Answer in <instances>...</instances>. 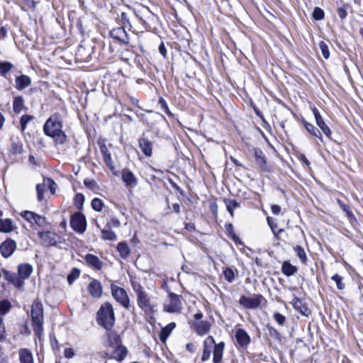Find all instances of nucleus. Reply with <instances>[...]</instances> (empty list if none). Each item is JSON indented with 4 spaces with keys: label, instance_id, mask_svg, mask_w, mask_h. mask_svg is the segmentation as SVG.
<instances>
[{
    "label": "nucleus",
    "instance_id": "nucleus-1",
    "mask_svg": "<svg viewBox=\"0 0 363 363\" xmlns=\"http://www.w3.org/2000/svg\"><path fill=\"white\" fill-rule=\"evenodd\" d=\"M62 116L60 113H55L47 120L43 130L45 133L52 138L56 143L63 144L66 141L67 136L62 130Z\"/></svg>",
    "mask_w": 363,
    "mask_h": 363
},
{
    "label": "nucleus",
    "instance_id": "nucleus-2",
    "mask_svg": "<svg viewBox=\"0 0 363 363\" xmlns=\"http://www.w3.org/2000/svg\"><path fill=\"white\" fill-rule=\"evenodd\" d=\"M213 347V363H220L222 362L225 343L223 342H220L216 344L213 337L211 335L208 336L203 341V350L201 358L202 362H206L210 359L211 355V349Z\"/></svg>",
    "mask_w": 363,
    "mask_h": 363
},
{
    "label": "nucleus",
    "instance_id": "nucleus-3",
    "mask_svg": "<svg viewBox=\"0 0 363 363\" xmlns=\"http://www.w3.org/2000/svg\"><path fill=\"white\" fill-rule=\"evenodd\" d=\"M113 306L109 303L102 304L97 313V322L106 330H111L115 323Z\"/></svg>",
    "mask_w": 363,
    "mask_h": 363
},
{
    "label": "nucleus",
    "instance_id": "nucleus-4",
    "mask_svg": "<svg viewBox=\"0 0 363 363\" xmlns=\"http://www.w3.org/2000/svg\"><path fill=\"white\" fill-rule=\"evenodd\" d=\"M31 318L33 331L40 339L43 332V308L41 303L35 301L32 305Z\"/></svg>",
    "mask_w": 363,
    "mask_h": 363
},
{
    "label": "nucleus",
    "instance_id": "nucleus-5",
    "mask_svg": "<svg viewBox=\"0 0 363 363\" xmlns=\"http://www.w3.org/2000/svg\"><path fill=\"white\" fill-rule=\"evenodd\" d=\"M133 288L137 296L138 306L147 313H153L155 306L151 304L150 297L143 287L138 283H134Z\"/></svg>",
    "mask_w": 363,
    "mask_h": 363
},
{
    "label": "nucleus",
    "instance_id": "nucleus-6",
    "mask_svg": "<svg viewBox=\"0 0 363 363\" xmlns=\"http://www.w3.org/2000/svg\"><path fill=\"white\" fill-rule=\"evenodd\" d=\"M108 339L113 350L111 354L112 357L118 361H122L124 359L127 354V350L124 346L120 344L121 340L119 336L114 333H110L108 335Z\"/></svg>",
    "mask_w": 363,
    "mask_h": 363
},
{
    "label": "nucleus",
    "instance_id": "nucleus-7",
    "mask_svg": "<svg viewBox=\"0 0 363 363\" xmlns=\"http://www.w3.org/2000/svg\"><path fill=\"white\" fill-rule=\"evenodd\" d=\"M182 296L174 293H169L168 299L164 303L163 310L167 313H179L182 310Z\"/></svg>",
    "mask_w": 363,
    "mask_h": 363
},
{
    "label": "nucleus",
    "instance_id": "nucleus-8",
    "mask_svg": "<svg viewBox=\"0 0 363 363\" xmlns=\"http://www.w3.org/2000/svg\"><path fill=\"white\" fill-rule=\"evenodd\" d=\"M72 228L79 233H83L86 228V220L85 216L81 213H74L70 220Z\"/></svg>",
    "mask_w": 363,
    "mask_h": 363
},
{
    "label": "nucleus",
    "instance_id": "nucleus-9",
    "mask_svg": "<svg viewBox=\"0 0 363 363\" xmlns=\"http://www.w3.org/2000/svg\"><path fill=\"white\" fill-rule=\"evenodd\" d=\"M38 236L40 244L45 247L55 245L60 239V236L57 233L51 231H40L38 233Z\"/></svg>",
    "mask_w": 363,
    "mask_h": 363
},
{
    "label": "nucleus",
    "instance_id": "nucleus-10",
    "mask_svg": "<svg viewBox=\"0 0 363 363\" xmlns=\"http://www.w3.org/2000/svg\"><path fill=\"white\" fill-rule=\"evenodd\" d=\"M21 216L28 221L31 226L34 224L38 226H43L45 224V218L33 211H23L20 213Z\"/></svg>",
    "mask_w": 363,
    "mask_h": 363
},
{
    "label": "nucleus",
    "instance_id": "nucleus-11",
    "mask_svg": "<svg viewBox=\"0 0 363 363\" xmlns=\"http://www.w3.org/2000/svg\"><path fill=\"white\" fill-rule=\"evenodd\" d=\"M111 292L113 298L119 302L123 306L128 308L129 298L126 291L117 286H111Z\"/></svg>",
    "mask_w": 363,
    "mask_h": 363
},
{
    "label": "nucleus",
    "instance_id": "nucleus-12",
    "mask_svg": "<svg viewBox=\"0 0 363 363\" xmlns=\"http://www.w3.org/2000/svg\"><path fill=\"white\" fill-rule=\"evenodd\" d=\"M262 298V296L261 295H256L253 297L242 296L239 303L245 308L255 309L260 305Z\"/></svg>",
    "mask_w": 363,
    "mask_h": 363
},
{
    "label": "nucleus",
    "instance_id": "nucleus-13",
    "mask_svg": "<svg viewBox=\"0 0 363 363\" xmlns=\"http://www.w3.org/2000/svg\"><path fill=\"white\" fill-rule=\"evenodd\" d=\"M16 248V243L13 240H6L0 245V252L5 258L11 257Z\"/></svg>",
    "mask_w": 363,
    "mask_h": 363
},
{
    "label": "nucleus",
    "instance_id": "nucleus-14",
    "mask_svg": "<svg viewBox=\"0 0 363 363\" xmlns=\"http://www.w3.org/2000/svg\"><path fill=\"white\" fill-rule=\"evenodd\" d=\"M111 36L121 44L128 45L129 43L126 31L123 27L113 28L110 32Z\"/></svg>",
    "mask_w": 363,
    "mask_h": 363
},
{
    "label": "nucleus",
    "instance_id": "nucleus-15",
    "mask_svg": "<svg viewBox=\"0 0 363 363\" xmlns=\"http://www.w3.org/2000/svg\"><path fill=\"white\" fill-rule=\"evenodd\" d=\"M313 113L314 115L315 122L317 125L320 128V129L323 131V133L328 137H331V130L330 128L325 123L322 116H320L318 110L314 107L313 109Z\"/></svg>",
    "mask_w": 363,
    "mask_h": 363
},
{
    "label": "nucleus",
    "instance_id": "nucleus-16",
    "mask_svg": "<svg viewBox=\"0 0 363 363\" xmlns=\"http://www.w3.org/2000/svg\"><path fill=\"white\" fill-rule=\"evenodd\" d=\"M121 176L123 182L127 186L134 188L138 185V179L131 171L124 169Z\"/></svg>",
    "mask_w": 363,
    "mask_h": 363
},
{
    "label": "nucleus",
    "instance_id": "nucleus-17",
    "mask_svg": "<svg viewBox=\"0 0 363 363\" xmlns=\"http://www.w3.org/2000/svg\"><path fill=\"white\" fill-rule=\"evenodd\" d=\"M211 324L207 320L196 321L194 323V328L196 333L203 336L207 334L211 330Z\"/></svg>",
    "mask_w": 363,
    "mask_h": 363
},
{
    "label": "nucleus",
    "instance_id": "nucleus-18",
    "mask_svg": "<svg viewBox=\"0 0 363 363\" xmlns=\"http://www.w3.org/2000/svg\"><path fill=\"white\" fill-rule=\"evenodd\" d=\"M235 338L238 344L240 347H247L250 342V337L249 335L245 330L242 328H239L236 330Z\"/></svg>",
    "mask_w": 363,
    "mask_h": 363
},
{
    "label": "nucleus",
    "instance_id": "nucleus-19",
    "mask_svg": "<svg viewBox=\"0 0 363 363\" xmlns=\"http://www.w3.org/2000/svg\"><path fill=\"white\" fill-rule=\"evenodd\" d=\"M88 291L94 298H99L102 294L101 283L96 279L92 280L88 286Z\"/></svg>",
    "mask_w": 363,
    "mask_h": 363
},
{
    "label": "nucleus",
    "instance_id": "nucleus-20",
    "mask_svg": "<svg viewBox=\"0 0 363 363\" xmlns=\"http://www.w3.org/2000/svg\"><path fill=\"white\" fill-rule=\"evenodd\" d=\"M21 363H34L33 354L28 349L22 348L18 350Z\"/></svg>",
    "mask_w": 363,
    "mask_h": 363
},
{
    "label": "nucleus",
    "instance_id": "nucleus-21",
    "mask_svg": "<svg viewBox=\"0 0 363 363\" xmlns=\"http://www.w3.org/2000/svg\"><path fill=\"white\" fill-rule=\"evenodd\" d=\"M33 272V267L29 264H21L18 267V273L21 279H28Z\"/></svg>",
    "mask_w": 363,
    "mask_h": 363
},
{
    "label": "nucleus",
    "instance_id": "nucleus-22",
    "mask_svg": "<svg viewBox=\"0 0 363 363\" xmlns=\"http://www.w3.org/2000/svg\"><path fill=\"white\" fill-rule=\"evenodd\" d=\"M16 228L13 221L10 218L0 219V232L9 233Z\"/></svg>",
    "mask_w": 363,
    "mask_h": 363
},
{
    "label": "nucleus",
    "instance_id": "nucleus-23",
    "mask_svg": "<svg viewBox=\"0 0 363 363\" xmlns=\"http://www.w3.org/2000/svg\"><path fill=\"white\" fill-rule=\"evenodd\" d=\"M31 83L30 78L27 75H21L16 79V88L18 90H22L28 86Z\"/></svg>",
    "mask_w": 363,
    "mask_h": 363
},
{
    "label": "nucleus",
    "instance_id": "nucleus-24",
    "mask_svg": "<svg viewBox=\"0 0 363 363\" xmlns=\"http://www.w3.org/2000/svg\"><path fill=\"white\" fill-rule=\"evenodd\" d=\"M139 145L144 153L147 157H150L152 154V144L145 138H141L139 140Z\"/></svg>",
    "mask_w": 363,
    "mask_h": 363
},
{
    "label": "nucleus",
    "instance_id": "nucleus-25",
    "mask_svg": "<svg viewBox=\"0 0 363 363\" xmlns=\"http://www.w3.org/2000/svg\"><path fill=\"white\" fill-rule=\"evenodd\" d=\"M85 260L89 265L93 267L96 269L99 270L102 268V266H103L102 262L100 261V259H99L98 257H96L94 255H91V254L86 255L85 256Z\"/></svg>",
    "mask_w": 363,
    "mask_h": 363
},
{
    "label": "nucleus",
    "instance_id": "nucleus-26",
    "mask_svg": "<svg viewBox=\"0 0 363 363\" xmlns=\"http://www.w3.org/2000/svg\"><path fill=\"white\" fill-rule=\"evenodd\" d=\"M291 304L293 305L295 310H296L301 314L305 315H307L308 314L309 310L308 307L305 304H303L299 298L294 297L291 301Z\"/></svg>",
    "mask_w": 363,
    "mask_h": 363
},
{
    "label": "nucleus",
    "instance_id": "nucleus-27",
    "mask_svg": "<svg viewBox=\"0 0 363 363\" xmlns=\"http://www.w3.org/2000/svg\"><path fill=\"white\" fill-rule=\"evenodd\" d=\"M176 327V324L174 323H170L168 325H167L165 327L162 328L160 335V339L162 342H165L167 337L169 336L172 331Z\"/></svg>",
    "mask_w": 363,
    "mask_h": 363
},
{
    "label": "nucleus",
    "instance_id": "nucleus-28",
    "mask_svg": "<svg viewBox=\"0 0 363 363\" xmlns=\"http://www.w3.org/2000/svg\"><path fill=\"white\" fill-rule=\"evenodd\" d=\"M297 271H298L297 267L296 266L292 265L289 262L285 261L283 262L282 267H281V272L286 276H287V277L292 276Z\"/></svg>",
    "mask_w": 363,
    "mask_h": 363
},
{
    "label": "nucleus",
    "instance_id": "nucleus-29",
    "mask_svg": "<svg viewBox=\"0 0 363 363\" xmlns=\"http://www.w3.org/2000/svg\"><path fill=\"white\" fill-rule=\"evenodd\" d=\"M24 107V100L22 96H16L13 99V109L16 113H20Z\"/></svg>",
    "mask_w": 363,
    "mask_h": 363
},
{
    "label": "nucleus",
    "instance_id": "nucleus-30",
    "mask_svg": "<svg viewBox=\"0 0 363 363\" xmlns=\"http://www.w3.org/2000/svg\"><path fill=\"white\" fill-rule=\"evenodd\" d=\"M117 250L123 259L127 258L130 252V247L125 242H119L117 246Z\"/></svg>",
    "mask_w": 363,
    "mask_h": 363
},
{
    "label": "nucleus",
    "instance_id": "nucleus-31",
    "mask_svg": "<svg viewBox=\"0 0 363 363\" xmlns=\"http://www.w3.org/2000/svg\"><path fill=\"white\" fill-rule=\"evenodd\" d=\"M303 124H304L306 129L308 131V133H310L312 135L322 140L321 133L320 132L319 130L315 128L313 125L308 123L306 121H303Z\"/></svg>",
    "mask_w": 363,
    "mask_h": 363
},
{
    "label": "nucleus",
    "instance_id": "nucleus-32",
    "mask_svg": "<svg viewBox=\"0 0 363 363\" xmlns=\"http://www.w3.org/2000/svg\"><path fill=\"white\" fill-rule=\"evenodd\" d=\"M294 250L297 257L300 259L301 262L306 264L308 260V257L304 249L300 245H296L294 247Z\"/></svg>",
    "mask_w": 363,
    "mask_h": 363
},
{
    "label": "nucleus",
    "instance_id": "nucleus-33",
    "mask_svg": "<svg viewBox=\"0 0 363 363\" xmlns=\"http://www.w3.org/2000/svg\"><path fill=\"white\" fill-rule=\"evenodd\" d=\"M224 202L226 206L228 211L230 213V216L233 217L234 209H235L240 206L239 203L235 199H225Z\"/></svg>",
    "mask_w": 363,
    "mask_h": 363
},
{
    "label": "nucleus",
    "instance_id": "nucleus-34",
    "mask_svg": "<svg viewBox=\"0 0 363 363\" xmlns=\"http://www.w3.org/2000/svg\"><path fill=\"white\" fill-rule=\"evenodd\" d=\"M101 238L105 240H116L117 239V235L110 229L101 230Z\"/></svg>",
    "mask_w": 363,
    "mask_h": 363
},
{
    "label": "nucleus",
    "instance_id": "nucleus-35",
    "mask_svg": "<svg viewBox=\"0 0 363 363\" xmlns=\"http://www.w3.org/2000/svg\"><path fill=\"white\" fill-rule=\"evenodd\" d=\"M3 272L6 280L12 282L18 287H20L22 285L21 281H20L16 277H15L14 274H11V272L6 269H3Z\"/></svg>",
    "mask_w": 363,
    "mask_h": 363
},
{
    "label": "nucleus",
    "instance_id": "nucleus-36",
    "mask_svg": "<svg viewBox=\"0 0 363 363\" xmlns=\"http://www.w3.org/2000/svg\"><path fill=\"white\" fill-rule=\"evenodd\" d=\"M254 151H255V157L257 162L261 167L264 166L266 163V160H265V157L264 156L263 152L260 149H258V148H255Z\"/></svg>",
    "mask_w": 363,
    "mask_h": 363
},
{
    "label": "nucleus",
    "instance_id": "nucleus-37",
    "mask_svg": "<svg viewBox=\"0 0 363 363\" xmlns=\"http://www.w3.org/2000/svg\"><path fill=\"white\" fill-rule=\"evenodd\" d=\"M103 157H104V161L106 163V164L107 165V167L110 169V170L114 174H116V168H115V167L113 165V161H112L111 152H109L104 155Z\"/></svg>",
    "mask_w": 363,
    "mask_h": 363
},
{
    "label": "nucleus",
    "instance_id": "nucleus-38",
    "mask_svg": "<svg viewBox=\"0 0 363 363\" xmlns=\"http://www.w3.org/2000/svg\"><path fill=\"white\" fill-rule=\"evenodd\" d=\"M11 304L8 300H2L0 301V314L6 315L11 309Z\"/></svg>",
    "mask_w": 363,
    "mask_h": 363
},
{
    "label": "nucleus",
    "instance_id": "nucleus-39",
    "mask_svg": "<svg viewBox=\"0 0 363 363\" xmlns=\"http://www.w3.org/2000/svg\"><path fill=\"white\" fill-rule=\"evenodd\" d=\"M13 68V65L10 62H1L0 63V75H5L11 71Z\"/></svg>",
    "mask_w": 363,
    "mask_h": 363
},
{
    "label": "nucleus",
    "instance_id": "nucleus-40",
    "mask_svg": "<svg viewBox=\"0 0 363 363\" xmlns=\"http://www.w3.org/2000/svg\"><path fill=\"white\" fill-rule=\"evenodd\" d=\"M104 206V202L101 199L95 198L91 201V207L96 211H101Z\"/></svg>",
    "mask_w": 363,
    "mask_h": 363
},
{
    "label": "nucleus",
    "instance_id": "nucleus-41",
    "mask_svg": "<svg viewBox=\"0 0 363 363\" xmlns=\"http://www.w3.org/2000/svg\"><path fill=\"white\" fill-rule=\"evenodd\" d=\"M23 145L20 141L13 142L11 147V152L13 155L21 153Z\"/></svg>",
    "mask_w": 363,
    "mask_h": 363
},
{
    "label": "nucleus",
    "instance_id": "nucleus-42",
    "mask_svg": "<svg viewBox=\"0 0 363 363\" xmlns=\"http://www.w3.org/2000/svg\"><path fill=\"white\" fill-rule=\"evenodd\" d=\"M319 48L325 59H328L330 57V51L328 45L324 41H320Z\"/></svg>",
    "mask_w": 363,
    "mask_h": 363
},
{
    "label": "nucleus",
    "instance_id": "nucleus-43",
    "mask_svg": "<svg viewBox=\"0 0 363 363\" xmlns=\"http://www.w3.org/2000/svg\"><path fill=\"white\" fill-rule=\"evenodd\" d=\"M223 275L225 279L229 282H232L235 279V273L230 268H226L223 271Z\"/></svg>",
    "mask_w": 363,
    "mask_h": 363
},
{
    "label": "nucleus",
    "instance_id": "nucleus-44",
    "mask_svg": "<svg viewBox=\"0 0 363 363\" xmlns=\"http://www.w3.org/2000/svg\"><path fill=\"white\" fill-rule=\"evenodd\" d=\"M33 119V117L31 116H28V115H23L21 118L20 123H21V127L22 131H24L26 130L28 123L29 121H32Z\"/></svg>",
    "mask_w": 363,
    "mask_h": 363
},
{
    "label": "nucleus",
    "instance_id": "nucleus-45",
    "mask_svg": "<svg viewBox=\"0 0 363 363\" xmlns=\"http://www.w3.org/2000/svg\"><path fill=\"white\" fill-rule=\"evenodd\" d=\"M79 274H80V272L79 269H77L76 268L73 269L71 274H69L67 276V281H68L69 284H72L73 283V281L79 277Z\"/></svg>",
    "mask_w": 363,
    "mask_h": 363
},
{
    "label": "nucleus",
    "instance_id": "nucleus-46",
    "mask_svg": "<svg viewBox=\"0 0 363 363\" xmlns=\"http://www.w3.org/2000/svg\"><path fill=\"white\" fill-rule=\"evenodd\" d=\"M332 279L335 282L336 286L339 290H342L345 288V284L342 282V277L338 274H335L332 277Z\"/></svg>",
    "mask_w": 363,
    "mask_h": 363
},
{
    "label": "nucleus",
    "instance_id": "nucleus-47",
    "mask_svg": "<svg viewBox=\"0 0 363 363\" xmlns=\"http://www.w3.org/2000/svg\"><path fill=\"white\" fill-rule=\"evenodd\" d=\"M313 17L314 18V19H315L317 21H320V20L323 19L324 18L323 11L318 7H315L313 12Z\"/></svg>",
    "mask_w": 363,
    "mask_h": 363
},
{
    "label": "nucleus",
    "instance_id": "nucleus-48",
    "mask_svg": "<svg viewBox=\"0 0 363 363\" xmlns=\"http://www.w3.org/2000/svg\"><path fill=\"white\" fill-rule=\"evenodd\" d=\"M44 185L38 184L36 186V191H37V197L39 201H41L43 199V192H44Z\"/></svg>",
    "mask_w": 363,
    "mask_h": 363
},
{
    "label": "nucleus",
    "instance_id": "nucleus-49",
    "mask_svg": "<svg viewBox=\"0 0 363 363\" xmlns=\"http://www.w3.org/2000/svg\"><path fill=\"white\" fill-rule=\"evenodd\" d=\"M274 318L281 325H284L286 321V317L279 313H274Z\"/></svg>",
    "mask_w": 363,
    "mask_h": 363
},
{
    "label": "nucleus",
    "instance_id": "nucleus-50",
    "mask_svg": "<svg viewBox=\"0 0 363 363\" xmlns=\"http://www.w3.org/2000/svg\"><path fill=\"white\" fill-rule=\"evenodd\" d=\"M6 340V331L3 318L0 316V342Z\"/></svg>",
    "mask_w": 363,
    "mask_h": 363
},
{
    "label": "nucleus",
    "instance_id": "nucleus-51",
    "mask_svg": "<svg viewBox=\"0 0 363 363\" xmlns=\"http://www.w3.org/2000/svg\"><path fill=\"white\" fill-rule=\"evenodd\" d=\"M267 220L273 233L275 234V229L277 227V223L273 220V219L271 217H267Z\"/></svg>",
    "mask_w": 363,
    "mask_h": 363
},
{
    "label": "nucleus",
    "instance_id": "nucleus-52",
    "mask_svg": "<svg viewBox=\"0 0 363 363\" xmlns=\"http://www.w3.org/2000/svg\"><path fill=\"white\" fill-rule=\"evenodd\" d=\"M337 13L339 17L342 20L345 19L347 15V11L344 8H342V7H340L337 9Z\"/></svg>",
    "mask_w": 363,
    "mask_h": 363
},
{
    "label": "nucleus",
    "instance_id": "nucleus-53",
    "mask_svg": "<svg viewBox=\"0 0 363 363\" xmlns=\"http://www.w3.org/2000/svg\"><path fill=\"white\" fill-rule=\"evenodd\" d=\"M186 349L188 350L190 353H194L196 351V346L192 343L189 342L186 345Z\"/></svg>",
    "mask_w": 363,
    "mask_h": 363
},
{
    "label": "nucleus",
    "instance_id": "nucleus-54",
    "mask_svg": "<svg viewBox=\"0 0 363 363\" xmlns=\"http://www.w3.org/2000/svg\"><path fill=\"white\" fill-rule=\"evenodd\" d=\"M109 225H110V226H112L113 228H118L121 225V222L118 218H112L111 219Z\"/></svg>",
    "mask_w": 363,
    "mask_h": 363
},
{
    "label": "nucleus",
    "instance_id": "nucleus-55",
    "mask_svg": "<svg viewBox=\"0 0 363 363\" xmlns=\"http://www.w3.org/2000/svg\"><path fill=\"white\" fill-rule=\"evenodd\" d=\"M64 354L67 358H72L74 355V352L72 348H66Z\"/></svg>",
    "mask_w": 363,
    "mask_h": 363
},
{
    "label": "nucleus",
    "instance_id": "nucleus-56",
    "mask_svg": "<svg viewBox=\"0 0 363 363\" xmlns=\"http://www.w3.org/2000/svg\"><path fill=\"white\" fill-rule=\"evenodd\" d=\"M272 213L274 215H278L281 212V207L279 205L273 204L271 206Z\"/></svg>",
    "mask_w": 363,
    "mask_h": 363
},
{
    "label": "nucleus",
    "instance_id": "nucleus-57",
    "mask_svg": "<svg viewBox=\"0 0 363 363\" xmlns=\"http://www.w3.org/2000/svg\"><path fill=\"white\" fill-rule=\"evenodd\" d=\"M159 51L165 57L166 56V52H167V50H166V48L164 47V45L163 44V43H162L160 46H159Z\"/></svg>",
    "mask_w": 363,
    "mask_h": 363
},
{
    "label": "nucleus",
    "instance_id": "nucleus-58",
    "mask_svg": "<svg viewBox=\"0 0 363 363\" xmlns=\"http://www.w3.org/2000/svg\"><path fill=\"white\" fill-rule=\"evenodd\" d=\"M75 201H76V203L79 202L80 204H82V203L84 201V196L81 194H77L75 196Z\"/></svg>",
    "mask_w": 363,
    "mask_h": 363
},
{
    "label": "nucleus",
    "instance_id": "nucleus-59",
    "mask_svg": "<svg viewBox=\"0 0 363 363\" xmlns=\"http://www.w3.org/2000/svg\"><path fill=\"white\" fill-rule=\"evenodd\" d=\"M121 21L123 22V24H125V23H130L129 22V19L127 17V14L124 12H122L121 13Z\"/></svg>",
    "mask_w": 363,
    "mask_h": 363
},
{
    "label": "nucleus",
    "instance_id": "nucleus-60",
    "mask_svg": "<svg viewBox=\"0 0 363 363\" xmlns=\"http://www.w3.org/2000/svg\"><path fill=\"white\" fill-rule=\"evenodd\" d=\"M84 183L85 186H86L88 187H90V188H94V186H95V182L94 181L84 180Z\"/></svg>",
    "mask_w": 363,
    "mask_h": 363
},
{
    "label": "nucleus",
    "instance_id": "nucleus-61",
    "mask_svg": "<svg viewBox=\"0 0 363 363\" xmlns=\"http://www.w3.org/2000/svg\"><path fill=\"white\" fill-rule=\"evenodd\" d=\"M100 150H101V152L102 155L109 152V150H108L107 147L104 144L101 145L100 146Z\"/></svg>",
    "mask_w": 363,
    "mask_h": 363
},
{
    "label": "nucleus",
    "instance_id": "nucleus-62",
    "mask_svg": "<svg viewBox=\"0 0 363 363\" xmlns=\"http://www.w3.org/2000/svg\"><path fill=\"white\" fill-rule=\"evenodd\" d=\"M6 34H7V29L2 26L0 29V36L1 38H5L6 36Z\"/></svg>",
    "mask_w": 363,
    "mask_h": 363
},
{
    "label": "nucleus",
    "instance_id": "nucleus-63",
    "mask_svg": "<svg viewBox=\"0 0 363 363\" xmlns=\"http://www.w3.org/2000/svg\"><path fill=\"white\" fill-rule=\"evenodd\" d=\"M49 183H50V191L52 194H54L55 187L57 184L52 180H48Z\"/></svg>",
    "mask_w": 363,
    "mask_h": 363
},
{
    "label": "nucleus",
    "instance_id": "nucleus-64",
    "mask_svg": "<svg viewBox=\"0 0 363 363\" xmlns=\"http://www.w3.org/2000/svg\"><path fill=\"white\" fill-rule=\"evenodd\" d=\"M172 209L175 213H179L180 211V206L179 203H174L172 205Z\"/></svg>",
    "mask_w": 363,
    "mask_h": 363
}]
</instances>
